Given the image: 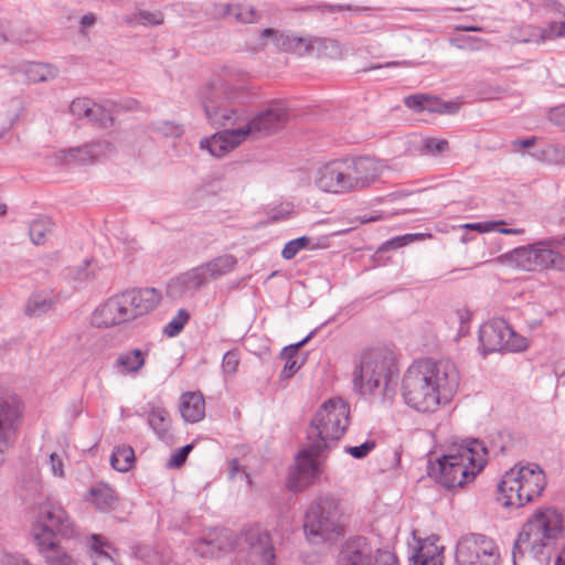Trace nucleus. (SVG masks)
Wrapping results in <instances>:
<instances>
[{"instance_id": "obj_1", "label": "nucleus", "mask_w": 565, "mask_h": 565, "mask_svg": "<svg viewBox=\"0 0 565 565\" xmlns=\"http://www.w3.org/2000/svg\"><path fill=\"white\" fill-rule=\"evenodd\" d=\"M246 74L225 67L200 93L201 104L209 124L215 128L238 126L237 136L254 140L269 136L289 120L287 108L274 103L254 117H248L244 104L248 97Z\"/></svg>"}, {"instance_id": "obj_2", "label": "nucleus", "mask_w": 565, "mask_h": 565, "mask_svg": "<svg viewBox=\"0 0 565 565\" xmlns=\"http://www.w3.org/2000/svg\"><path fill=\"white\" fill-rule=\"evenodd\" d=\"M350 407L342 398L324 402L312 417L307 430V446L299 451L289 471L288 487L302 491L318 476L317 457L327 449L329 441L341 438L349 426Z\"/></svg>"}, {"instance_id": "obj_3", "label": "nucleus", "mask_w": 565, "mask_h": 565, "mask_svg": "<svg viewBox=\"0 0 565 565\" xmlns=\"http://www.w3.org/2000/svg\"><path fill=\"white\" fill-rule=\"evenodd\" d=\"M459 372L449 360L415 361L402 380L404 402L419 413H434L448 404L459 386Z\"/></svg>"}, {"instance_id": "obj_4", "label": "nucleus", "mask_w": 565, "mask_h": 565, "mask_svg": "<svg viewBox=\"0 0 565 565\" xmlns=\"http://www.w3.org/2000/svg\"><path fill=\"white\" fill-rule=\"evenodd\" d=\"M488 450L478 439L454 444L436 465L431 466L437 481L446 488L463 487L484 468Z\"/></svg>"}, {"instance_id": "obj_5", "label": "nucleus", "mask_w": 565, "mask_h": 565, "mask_svg": "<svg viewBox=\"0 0 565 565\" xmlns=\"http://www.w3.org/2000/svg\"><path fill=\"white\" fill-rule=\"evenodd\" d=\"M160 300L161 295L156 288L127 289L97 306L92 315V324L113 328L130 322L152 311Z\"/></svg>"}, {"instance_id": "obj_6", "label": "nucleus", "mask_w": 565, "mask_h": 565, "mask_svg": "<svg viewBox=\"0 0 565 565\" xmlns=\"http://www.w3.org/2000/svg\"><path fill=\"white\" fill-rule=\"evenodd\" d=\"M303 532L308 542L317 545L343 537L345 523L339 500L326 494L312 501L305 514Z\"/></svg>"}, {"instance_id": "obj_7", "label": "nucleus", "mask_w": 565, "mask_h": 565, "mask_svg": "<svg viewBox=\"0 0 565 565\" xmlns=\"http://www.w3.org/2000/svg\"><path fill=\"white\" fill-rule=\"evenodd\" d=\"M546 487L543 469L536 463L515 465L498 486L504 507H523L537 499Z\"/></svg>"}, {"instance_id": "obj_8", "label": "nucleus", "mask_w": 565, "mask_h": 565, "mask_svg": "<svg viewBox=\"0 0 565 565\" xmlns=\"http://www.w3.org/2000/svg\"><path fill=\"white\" fill-rule=\"evenodd\" d=\"M236 265L237 258L234 255H218L171 279L168 284V294L170 297L178 299L193 296L211 280H217L231 274Z\"/></svg>"}, {"instance_id": "obj_9", "label": "nucleus", "mask_w": 565, "mask_h": 565, "mask_svg": "<svg viewBox=\"0 0 565 565\" xmlns=\"http://www.w3.org/2000/svg\"><path fill=\"white\" fill-rule=\"evenodd\" d=\"M395 372L396 365L391 353L381 349L367 350L354 370L353 383L363 395L385 392Z\"/></svg>"}, {"instance_id": "obj_10", "label": "nucleus", "mask_w": 565, "mask_h": 565, "mask_svg": "<svg viewBox=\"0 0 565 565\" xmlns=\"http://www.w3.org/2000/svg\"><path fill=\"white\" fill-rule=\"evenodd\" d=\"M563 532L564 515L555 508H542L523 524L516 540L527 546L552 551Z\"/></svg>"}, {"instance_id": "obj_11", "label": "nucleus", "mask_w": 565, "mask_h": 565, "mask_svg": "<svg viewBox=\"0 0 565 565\" xmlns=\"http://www.w3.org/2000/svg\"><path fill=\"white\" fill-rule=\"evenodd\" d=\"M498 262L526 271L562 269L565 257L554 248L552 242L541 241L522 246L498 257Z\"/></svg>"}, {"instance_id": "obj_12", "label": "nucleus", "mask_w": 565, "mask_h": 565, "mask_svg": "<svg viewBox=\"0 0 565 565\" xmlns=\"http://www.w3.org/2000/svg\"><path fill=\"white\" fill-rule=\"evenodd\" d=\"M32 535L36 545H41L43 542H56L55 536L74 539L78 529L61 504L46 502L38 510Z\"/></svg>"}, {"instance_id": "obj_13", "label": "nucleus", "mask_w": 565, "mask_h": 565, "mask_svg": "<svg viewBox=\"0 0 565 565\" xmlns=\"http://www.w3.org/2000/svg\"><path fill=\"white\" fill-rule=\"evenodd\" d=\"M458 565H500V550L491 537L480 533L462 535L456 545Z\"/></svg>"}, {"instance_id": "obj_14", "label": "nucleus", "mask_w": 565, "mask_h": 565, "mask_svg": "<svg viewBox=\"0 0 565 565\" xmlns=\"http://www.w3.org/2000/svg\"><path fill=\"white\" fill-rule=\"evenodd\" d=\"M479 340L486 352H520L529 347L527 339L516 333L502 318L484 323L480 328Z\"/></svg>"}, {"instance_id": "obj_15", "label": "nucleus", "mask_w": 565, "mask_h": 565, "mask_svg": "<svg viewBox=\"0 0 565 565\" xmlns=\"http://www.w3.org/2000/svg\"><path fill=\"white\" fill-rule=\"evenodd\" d=\"M313 182L319 190L327 193L352 192L345 158L330 160L319 166L315 171Z\"/></svg>"}, {"instance_id": "obj_16", "label": "nucleus", "mask_w": 565, "mask_h": 565, "mask_svg": "<svg viewBox=\"0 0 565 565\" xmlns=\"http://www.w3.org/2000/svg\"><path fill=\"white\" fill-rule=\"evenodd\" d=\"M22 414L23 404L19 396L0 388V443L2 445L14 444Z\"/></svg>"}, {"instance_id": "obj_17", "label": "nucleus", "mask_w": 565, "mask_h": 565, "mask_svg": "<svg viewBox=\"0 0 565 565\" xmlns=\"http://www.w3.org/2000/svg\"><path fill=\"white\" fill-rule=\"evenodd\" d=\"M351 191L370 186L382 173V164L371 157L345 158Z\"/></svg>"}, {"instance_id": "obj_18", "label": "nucleus", "mask_w": 565, "mask_h": 565, "mask_svg": "<svg viewBox=\"0 0 565 565\" xmlns=\"http://www.w3.org/2000/svg\"><path fill=\"white\" fill-rule=\"evenodd\" d=\"M244 536L249 548L250 565H275V552L268 532L259 527H250Z\"/></svg>"}, {"instance_id": "obj_19", "label": "nucleus", "mask_w": 565, "mask_h": 565, "mask_svg": "<svg viewBox=\"0 0 565 565\" xmlns=\"http://www.w3.org/2000/svg\"><path fill=\"white\" fill-rule=\"evenodd\" d=\"M373 547L366 537L355 536L345 542L338 558V565H371Z\"/></svg>"}, {"instance_id": "obj_20", "label": "nucleus", "mask_w": 565, "mask_h": 565, "mask_svg": "<svg viewBox=\"0 0 565 565\" xmlns=\"http://www.w3.org/2000/svg\"><path fill=\"white\" fill-rule=\"evenodd\" d=\"M232 127V129H225L210 138L202 139L200 142L201 148L206 149L213 157L221 158L238 147L245 139L236 135V132L241 131L238 126Z\"/></svg>"}, {"instance_id": "obj_21", "label": "nucleus", "mask_w": 565, "mask_h": 565, "mask_svg": "<svg viewBox=\"0 0 565 565\" xmlns=\"http://www.w3.org/2000/svg\"><path fill=\"white\" fill-rule=\"evenodd\" d=\"M233 543L228 532L222 530L210 533L209 537L199 539L193 543L192 548L201 557H213L218 552L231 548Z\"/></svg>"}, {"instance_id": "obj_22", "label": "nucleus", "mask_w": 565, "mask_h": 565, "mask_svg": "<svg viewBox=\"0 0 565 565\" xmlns=\"http://www.w3.org/2000/svg\"><path fill=\"white\" fill-rule=\"evenodd\" d=\"M551 552L533 545L527 546L516 540L512 552L513 565H548Z\"/></svg>"}, {"instance_id": "obj_23", "label": "nucleus", "mask_w": 565, "mask_h": 565, "mask_svg": "<svg viewBox=\"0 0 565 565\" xmlns=\"http://www.w3.org/2000/svg\"><path fill=\"white\" fill-rule=\"evenodd\" d=\"M438 537L430 536L420 542L415 554L412 555V565H444V546L438 545Z\"/></svg>"}, {"instance_id": "obj_24", "label": "nucleus", "mask_w": 565, "mask_h": 565, "mask_svg": "<svg viewBox=\"0 0 565 565\" xmlns=\"http://www.w3.org/2000/svg\"><path fill=\"white\" fill-rule=\"evenodd\" d=\"M179 409L186 423L200 422L205 414V403L202 394L195 392L182 394Z\"/></svg>"}, {"instance_id": "obj_25", "label": "nucleus", "mask_w": 565, "mask_h": 565, "mask_svg": "<svg viewBox=\"0 0 565 565\" xmlns=\"http://www.w3.org/2000/svg\"><path fill=\"white\" fill-rule=\"evenodd\" d=\"M147 355V350L131 349L120 353L116 360V364L122 369V374L136 375L145 366Z\"/></svg>"}, {"instance_id": "obj_26", "label": "nucleus", "mask_w": 565, "mask_h": 565, "mask_svg": "<svg viewBox=\"0 0 565 565\" xmlns=\"http://www.w3.org/2000/svg\"><path fill=\"white\" fill-rule=\"evenodd\" d=\"M39 553L47 565H75L73 557L67 554L58 542H43L36 545Z\"/></svg>"}, {"instance_id": "obj_27", "label": "nucleus", "mask_w": 565, "mask_h": 565, "mask_svg": "<svg viewBox=\"0 0 565 565\" xmlns=\"http://www.w3.org/2000/svg\"><path fill=\"white\" fill-rule=\"evenodd\" d=\"M56 298L44 292L32 294L24 306V313L30 318H39L53 309Z\"/></svg>"}, {"instance_id": "obj_28", "label": "nucleus", "mask_w": 565, "mask_h": 565, "mask_svg": "<svg viewBox=\"0 0 565 565\" xmlns=\"http://www.w3.org/2000/svg\"><path fill=\"white\" fill-rule=\"evenodd\" d=\"M148 424L159 439L169 440L171 438L169 433L171 420L166 408L152 407L148 413Z\"/></svg>"}, {"instance_id": "obj_29", "label": "nucleus", "mask_w": 565, "mask_h": 565, "mask_svg": "<svg viewBox=\"0 0 565 565\" xmlns=\"http://www.w3.org/2000/svg\"><path fill=\"white\" fill-rule=\"evenodd\" d=\"M93 503L100 511L113 509L117 503V497L113 488L107 484L98 483L89 489Z\"/></svg>"}, {"instance_id": "obj_30", "label": "nucleus", "mask_w": 565, "mask_h": 565, "mask_svg": "<svg viewBox=\"0 0 565 565\" xmlns=\"http://www.w3.org/2000/svg\"><path fill=\"white\" fill-rule=\"evenodd\" d=\"M25 77L31 83H41L53 79L57 75V71L50 64L28 63L23 70Z\"/></svg>"}, {"instance_id": "obj_31", "label": "nucleus", "mask_w": 565, "mask_h": 565, "mask_svg": "<svg viewBox=\"0 0 565 565\" xmlns=\"http://www.w3.org/2000/svg\"><path fill=\"white\" fill-rule=\"evenodd\" d=\"M135 460V451L130 446L117 447L110 457L113 468L120 472L129 471L134 467Z\"/></svg>"}, {"instance_id": "obj_32", "label": "nucleus", "mask_w": 565, "mask_h": 565, "mask_svg": "<svg viewBox=\"0 0 565 565\" xmlns=\"http://www.w3.org/2000/svg\"><path fill=\"white\" fill-rule=\"evenodd\" d=\"M109 550H111L110 545L104 543L100 536L93 535L90 555L93 565H117Z\"/></svg>"}, {"instance_id": "obj_33", "label": "nucleus", "mask_w": 565, "mask_h": 565, "mask_svg": "<svg viewBox=\"0 0 565 565\" xmlns=\"http://www.w3.org/2000/svg\"><path fill=\"white\" fill-rule=\"evenodd\" d=\"M53 222L49 217H41L34 220L30 225V237L33 244L43 245L47 237L52 235Z\"/></svg>"}, {"instance_id": "obj_34", "label": "nucleus", "mask_w": 565, "mask_h": 565, "mask_svg": "<svg viewBox=\"0 0 565 565\" xmlns=\"http://www.w3.org/2000/svg\"><path fill=\"white\" fill-rule=\"evenodd\" d=\"M87 145H84L82 147L76 148H70L60 151L58 159L62 163L71 164V163H77V164H87L93 163L94 159L90 157V154L86 153Z\"/></svg>"}, {"instance_id": "obj_35", "label": "nucleus", "mask_w": 565, "mask_h": 565, "mask_svg": "<svg viewBox=\"0 0 565 565\" xmlns=\"http://www.w3.org/2000/svg\"><path fill=\"white\" fill-rule=\"evenodd\" d=\"M404 104L407 108L415 111H438L437 99L425 94L409 95L405 97Z\"/></svg>"}, {"instance_id": "obj_36", "label": "nucleus", "mask_w": 565, "mask_h": 565, "mask_svg": "<svg viewBox=\"0 0 565 565\" xmlns=\"http://www.w3.org/2000/svg\"><path fill=\"white\" fill-rule=\"evenodd\" d=\"M163 14L160 11H147L139 10L131 19L127 22L129 24H140L143 26H158L163 23Z\"/></svg>"}, {"instance_id": "obj_37", "label": "nucleus", "mask_w": 565, "mask_h": 565, "mask_svg": "<svg viewBox=\"0 0 565 565\" xmlns=\"http://www.w3.org/2000/svg\"><path fill=\"white\" fill-rule=\"evenodd\" d=\"M449 143L445 139L426 138L422 141L419 152L424 156H437L446 152Z\"/></svg>"}, {"instance_id": "obj_38", "label": "nucleus", "mask_w": 565, "mask_h": 565, "mask_svg": "<svg viewBox=\"0 0 565 565\" xmlns=\"http://www.w3.org/2000/svg\"><path fill=\"white\" fill-rule=\"evenodd\" d=\"M226 13L235 17V19L243 23H253L256 19V11L250 6H231L226 7Z\"/></svg>"}, {"instance_id": "obj_39", "label": "nucleus", "mask_w": 565, "mask_h": 565, "mask_svg": "<svg viewBox=\"0 0 565 565\" xmlns=\"http://www.w3.org/2000/svg\"><path fill=\"white\" fill-rule=\"evenodd\" d=\"M190 320V313L185 309H180L175 317L164 327L163 332L169 337L178 335Z\"/></svg>"}, {"instance_id": "obj_40", "label": "nucleus", "mask_w": 565, "mask_h": 565, "mask_svg": "<svg viewBox=\"0 0 565 565\" xmlns=\"http://www.w3.org/2000/svg\"><path fill=\"white\" fill-rule=\"evenodd\" d=\"M87 145L86 153L93 157L94 161L102 159L114 152L115 147L107 140H97Z\"/></svg>"}, {"instance_id": "obj_41", "label": "nucleus", "mask_w": 565, "mask_h": 565, "mask_svg": "<svg viewBox=\"0 0 565 565\" xmlns=\"http://www.w3.org/2000/svg\"><path fill=\"white\" fill-rule=\"evenodd\" d=\"M88 120L100 127H109L113 124V115L106 107L94 103Z\"/></svg>"}, {"instance_id": "obj_42", "label": "nucleus", "mask_w": 565, "mask_h": 565, "mask_svg": "<svg viewBox=\"0 0 565 565\" xmlns=\"http://www.w3.org/2000/svg\"><path fill=\"white\" fill-rule=\"evenodd\" d=\"M309 243L310 238L307 236H301L289 241L282 248V258L287 260L292 259L301 249L306 248L309 245Z\"/></svg>"}, {"instance_id": "obj_43", "label": "nucleus", "mask_w": 565, "mask_h": 565, "mask_svg": "<svg viewBox=\"0 0 565 565\" xmlns=\"http://www.w3.org/2000/svg\"><path fill=\"white\" fill-rule=\"evenodd\" d=\"M94 102L88 98H76L70 105V111L77 118L88 119Z\"/></svg>"}, {"instance_id": "obj_44", "label": "nucleus", "mask_w": 565, "mask_h": 565, "mask_svg": "<svg viewBox=\"0 0 565 565\" xmlns=\"http://www.w3.org/2000/svg\"><path fill=\"white\" fill-rule=\"evenodd\" d=\"M192 449H193L192 444L185 445V446L181 447L180 449H178L174 454L171 455L169 461L167 462V467L168 468L181 467L185 462V460Z\"/></svg>"}, {"instance_id": "obj_45", "label": "nucleus", "mask_w": 565, "mask_h": 565, "mask_svg": "<svg viewBox=\"0 0 565 565\" xmlns=\"http://www.w3.org/2000/svg\"><path fill=\"white\" fill-rule=\"evenodd\" d=\"M294 206L291 203H281L269 211V218L271 222H279L287 220L292 214Z\"/></svg>"}, {"instance_id": "obj_46", "label": "nucleus", "mask_w": 565, "mask_h": 565, "mask_svg": "<svg viewBox=\"0 0 565 565\" xmlns=\"http://www.w3.org/2000/svg\"><path fill=\"white\" fill-rule=\"evenodd\" d=\"M375 446L376 444L374 440H366L360 446L345 447V452L350 454L353 458L363 459L375 448Z\"/></svg>"}, {"instance_id": "obj_47", "label": "nucleus", "mask_w": 565, "mask_h": 565, "mask_svg": "<svg viewBox=\"0 0 565 565\" xmlns=\"http://www.w3.org/2000/svg\"><path fill=\"white\" fill-rule=\"evenodd\" d=\"M239 365L238 352L235 350L227 351L222 361V369L227 374H234Z\"/></svg>"}, {"instance_id": "obj_48", "label": "nucleus", "mask_w": 565, "mask_h": 565, "mask_svg": "<svg viewBox=\"0 0 565 565\" xmlns=\"http://www.w3.org/2000/svg\"><path fill=\"white\" fill-rule=\"evenodd\" d=\"M548 119L553 125L565 130V104L551 108Z\"/></svg>"}, {"instance_id": "obj_49", "label": "nucleus", "mask_w": 565, "mask_h": 565, "mask_svg": "<svg viewBox=\"0 0 565 565\" xmlns=\"http://www.w3.org/2000/svg\"><path fill=\"white\" fill-rule=\"evenodd\" d=\"M504 224H505V222L500 220V221L469 223V224L463 225V227L469 228V230H476V231H479L480 233H487V232H492V228H494V226L504 225Z\"/></svg>"}, {"instance_id": "obj_50", "label": "nucleus", "mask_w": 565, "mask_h": 565, "mask_svg": "<svg viewBox=\"0 0 565 565\" xmlns=\"http://www.w3.org/2000/svg\"><path fill=\"white\" fill-rule=\"evenodd\" d=\"M374 565H398V562L393 553L377 550Z\"/></svg>"}, {"instance_id": "obj_51", "label": "nucleus", "mask_w": 565, "mask_h": 565, "mask_svg": "<svg viewBox=\"0 0 565 565\" xmlns=\"http://www.w3.org/2000/svg\"><path fill=\"white\" fill-rule=\"evenodd\" d=\"M50 465H51V471L55 477L64 476L63 460L56 452H52L50 455Z\"/></svg>"}, {"instance_id": "obj_52", "label": "nucleus", "mask_w": 565, "mask_h": 565, "mask_svg": "<svg viewBox=\"0 0 565 565\" xmlns=\"http://www.w3.org/2000/svg\"><path fill=\"white\" fill-rule=\"evenodd\" d=\"M298 369H299V364H298L297 358L294 355H290L285 363L281 376L284 379H289L295 374V372Z\"/></svg>"}, {"instance_id": "obj_53", "label": "nucleus", "mask_w": 565, "mask_h": 565, "mask_svg": "<svg viewBox=\"0 0 565 565\" xmlns=\"http://www.w3.org/2000/svg\"><path fill=\"white\" fill-rule=\"evenodd\" d=\"M406 245H408V242H406L405 235H402V236L393 237L390 241H386L383 244L381 249L382 250L395 249V248H399V247H403Z\"/></svg>"}, {"instance_id": "obj_54", "label": "nucleus", "mask_w": 565, "mask_h": 565, "mask_svg": "<svg viewBox=\"0 0 565 565\" xmlns=\"http://www.w3.org/2000/svg\"><path fill=\"white\" fill-rule=\"evenodd\" d=\"M548 38H563L565 36V21L556 22L550 25Z\"/></svg>"}, {"instance_id": "obj_55", "label": "nucleus", "mask_w": 565, "mask_h": 565, "mask_svg": "<svg viewBox=\"0 0 565 565\" xmlns=\"http://www.w3.org/2000/svg\"><path fill=\"white\" fill-rule=\"evenodd\" d=\"M88 265L89 263L85 262V267L83 269H76V271L75 269H70V275H72L73 278L78 281L87 280L90 277L87 270Z\"/></svg>"}, {"instance_id": "obj_56", "label": "nucleus", "mask_w": 565, "mask_h": 565, "mask_svg": "<svg viewBox=\"0 0 565 565\" xmlns=\"http://www.w3.org/2000/svg\"><path fill=\"white\" fill-rule=\"evenodd\" d=\"M492 231L499 232L501 234H507V235H521L524 232L522 228H508V227H505V224L494 226V228H492Z\"/></svg>"}, {"instance_id": "obj_57", "label": "nucleus", "mask_w": 565, "mask_h": 565, "mask_svg": "<svg viewBox=\"0 0 565 565\" xmlns=\"http://www.w3.org/2000/svg\"><path fill=\"white\" fill-rule=\"evenodd\" d=\"M289 41H290L289 47H295V49L300 50V47L303 46L305 51H308L310 47V44L308 43V41L302 38H292Z\"/></svg>"}, {"instance_id": "obj_58", "label": "nucleus", "mask_w": 565, "mask_h": 565, "mask_svg": "<svg viewBox=\"0 0 565 565\" xmlns=\"http://www.w3.org/2000/svg\"><path fill=\"white\" fill-rule=\"evenodd\" d=\"M241 471V465L237 459H232L228 463V478L234 479Z\"/></svg>"}, {"instance_id": "obj_59", "label": "nucleus", "mask_w": 565, "mask_h": 565, "mask_svg": "<svg viewBox=\"0 0 565 565\" xmlns=\"http://www.w3.org/2000/svg\"><path fill=\"white\" fill-rule=\"evenodd\" d=\"M431 234H425V233H414V234H405L406 242L408 244L415 242V241H423L425 238H430Z\"/></svg>"}, {"instance_id": "obj_60", "label": "nucleus", "mask_w": 565, "mask_h": 565, "mask_svg": "<svg viewBox=\"0 0 565 565\" xmlns=\"http://www.w3.org/2000/svg\"><path fill=\"white\" fill-rule=\"evenodd\" d=\"M96 22V18L94 14H86L82 18L81 24L83 28H90Z\"/></svg>"}, {"instance_id": "obj_61", "label": "nucleus", "mask_w": 565, "mask_h": 565, "mask_svg": "<svg viewBox=\"0 0 565 565\" xmlns=\"http://www.w3.org/2000/svg\"><path fill=\"white\" fill-rule=\"evenodd\" d=\"M535 141H536L535 137H532V138L516 140L514 143L519 145L522 148H531L535 145Z\"/></svg>"}, {"instance_id": "obj_62", "label": "nucleus", "mask_w": 565, "mask_h": 565, "mask_svg": "<svg viewBox=\"0 0 565 565\" xmlns=\"http://www.w3.org/2000/svg\"><path fill=\"white\" fill-rule=\"evenodd\" d=\"M327 8L332 13L333 12H341V11L350 10L351 9L350 6H344V4H328Z\"/></svg>"}, {"instance_id": "obj_63", "label": "nucleus", "mask_w": 565, "mask_h": 565, "mask_svg": "<svg viewBox=\"0 0 565 565\" xmlns=\"http://www.w3.org/2000/svg\"><path fill=\"white\" fill-rule=\"evenodd\" d=\"M411 65H412V63L408 61H393V62H387L384 66L393 67V66H411Z\"/></svg>"}, {"instance_id": "obj_64", "label": "nucleus", "mask_w": 565, "mask_h": 565, "mask_svg": "<svg viewBox=\"0 0 565 565\" xmlns=\"http://www.w3.org/2000/svg\"><path fill=\"white\" fill-rule=\"evenodd\" d=\"M8 565H32V564L24 558H12L8 562Z\"/></svg>"}]
</instances>
